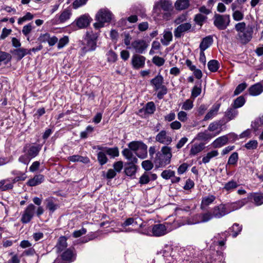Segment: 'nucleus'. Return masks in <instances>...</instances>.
Masks as SVG:
<instances>
[{"label": "nucleus", "mask_w": 263, "mask_h": 263, "mask_svg": "<svg viewBox=\"0 0 263 263\" xmlns=\"http://www.w3.org/2000/svg\"><path fill=\"white\" fill-rule=\"evenodd\" d=\"M235 29L237 32L238 40L243 44L248 43L252 38L253 27L246 26L245 23L240 22L236 24Z\"/></svg>", "instance_id": "1"}, {"label": "nucleus", "mask_w": 263, "mask_h": 263, "mask_svg": "<svg viewBox=\"0 0 263 263\" xmlns=\"http://www.w3.org/2000/svg\"><path fill=\"white\" fill-rule=\"evenodd\" d=\"M161 9L167 12L172 10V3L170 0H159L154 5L153 9L154 15L158 17L161 13ZM170 16V13L166 12L163 14V18L168 20Z\"/></svg>", "instance_id": "2"}, {"label": "nucleus", "mask_w": 263, "mask_h": 263, "mask_svg": "<svg viewBox=\"0 0 263 263\" xmlns=\"http://www.w3.org/2000/svg\"><path fill=\"white\" fill-rule=\"evenodd\" d=\"M246 203V201L244 200L239 201L233 204V207L231 210H228L226 205L224 204H220L216 206L213 208L212 213H211L213 218H220L232 211L240 208L244 205Z\"/></svg>", "instance_id": "3"}, {"label": "nucleus", "mask_w": 263, "mask_h": 263, "mask_svg": "<svg viewBox=\"0 0 263 263\" xmlns=\"http://www.w3.org/2000/svg\"><path fill=\"white\" fill-rule=\"evenodd\" d=\"M111 20V13L106 9H100L96 15L97 22L93 24L94 27L97 29L102 28L105 23H108Z\"/></svg>", "instance_id": "4"}, {"label": "nucleus", "mask_w": 263, "mask_h": 263, "mask_svg": "<svg viewBox=\"0 0 263 263\" xmlns=\"http://www.w3.org/2000/svg\"><path fill=\"white\" fill-rule=\"evenodd\" d=\"M213 218L211 212H208L204 213L197 214L189 218L186 223L188 224H195L199 223L206 222Z\"/></svg>", "instance_id": "5"}, {"label": "nucleus", "mask_w": 263, "mask_h": 263, "mask_svg": "<svg viewBox=\"0 0 263 263\" xmlns=\"http://www.w3.org/2000/svg\"><path fill=\"white\" fill-rule=\"evenodd\" d=\"M229 15L215 14L214 16V24L220 30L225 29L230 23Z\"/></svg>", "instance_id": "6"}, {"label": "nucleus", "mask_w": 263, "mask_h": 263, "mask_svg": "<svg viewBox=\"0 0 263 263\" xmlns=\"http://www.w3.org/2000/svg\"><path fill=\"white\" fill-rule=\"evenodd\" d=\"M172 230L170 224L168 223L164 224H157L154 225L152 228V233L155 236H161L164 235Z\"/></svg>", "instance_id": "7"}, {"label": "nucleus", "mask_w": 263, "mask_h": 263, "mask_svg": "<svg viewBox=\"0 0 263 263\" xmlns=\"http://www.w3.org/2000/svg\"><path fill=\"white\" fill-rule=\"evenodd\" d=\"M148 44L144 40L138 39L131 43L130 46L127 47L128 49H133L136 52L142 53L148 47Z\"/></svg>", "instance_id": "8"}, {"label": "nucleus", "mask_w": 263, "mask_h": 263, "mask_svg": "<svg viewBox=\"0 0 263 263\" xmlns=\"http://www.w3.org/2000/svg\"><path fill=\"white\" fill-rule=\"evenodd\" d=\"M155 141L160 144L168 145L172 142L173 139L165 130H161L156 136Z\"/></svg>", "instance_id": "9"}, {"label": "nucleus", "mask_w": 263, "mask_h": 263, "mask_svg": "<svg viewBox=\"0 0 263 263\" xmlns=\"http://www.w3.org/2000/svg\"><path fill=\"white\" fill-rule=\"evenodd\" d=\"M161 152L163 155V159L160 162L161 166H165L168 164L172 157V148L168 145H165L162 147Z\"/></svg>", "instance_id": "10"}, {"label": "nucleus", "mask_w": 263, "mask_h": 263, "mask_svg": "<svg viewBox=\"0 0 263 263\" xmlns=\"http://www.w3.org/2000/svg\"><path fill=\"white\" fill-rule=\"evenodd\" d=\"M35 209V206L33 204H30L25 210L21 218V221L23 223L29 222L32 219Z\"/></svg>", "instance_id": "11"}, {"label": "nucleus", "mask_w": 263, "mask_h": 263, "mask_svg": "<svg viewBox=\"0 0 263 263\" xmlns=\"http://www.w3.org/2000/svg\"><path fill=\"white\" fill-rule=\"evenodd\" d=\"M40 43H47L49 46H54L58 41V39L55 36H51L50 34L47 32L45 33H41L37 39Z\"/></svg>", "instance_id": "12"}, {"label": "nucleus", "mask_w": 263, "mask_h": 263, "mask_svg": "<svg viewBox=\"0 0 263 263\" xmlns=\"http://www.w3.org/2000/svg\"><path fill=\"white\" fill-rule=\"evenodd\" d=\"M97 37V34L92 32L87 33L85 39L87 43L84 47V49L86 51L93 50L95 49Z\"/></svg>", "instance_id": "13"}, {"label": "nucleus", "mask_w": 263, "mask_h": 263, "mask_svg": "<svg viewBox=\"0 0 263 263\" xmlns=\"http://www.w3.org/2000/svg\"><path fill=\"white\" fill-rule=\"evenodd\" d=\"M145 58L143 56L136 54L133 56L132 63L135 69H139L144 67L145 65Z\"/></svg>", "instance_id": "14"}, {"label": "nucleus", "mask_w": 263, "mask_h": 263, "mask_svg": "<svg viewBox=\"0 0 263 263\" xmlns=\"http://www.w3.org/2000/svg\"><path fill=\"white\" fill-rule=\"evenodd\" d=\"M191 28V25L186 23L178 26L174 30V35L176 37H180L185 32Z\"/></svg>", "instance_id": "15"}, {"label": "nucleus", "mask_w": 263, "mask_h": 263, "mask_svg": "<svg viewBox=\"0 0 263 263\" xmlns=\"http://www.w3.org/2000/svg\"><path fill=\"white\" fill-rule=\"evenodd\" d=\"M122 154L130 164H135L137 162L138 159L135 156L136 154L129 148L124 149L122 151Z\"/></svg>", "instance_id": "16"}, {"label": "nucleus", "mask_w": 263, "mask_h": 263, "mask_svg": "<svg viewBox=\"0 0 263 263\" xmlns=\"http://www.w3.org/2000/svg\"><path fill=\"white\" fill-rule=\"evenodd\" d=\"M163 77L160 74H158L156 77L151 80V84L154 87L155 90H158L160 88L165 87L163 85Z\"/></svg>", "instance_id": "17"}, {"label": "nucleus", "mask_w": 263, "mask_h": 263, "mask_svg": "<svg viewBox=\"0 0 263 263\" xmlns=\"http://www.w3.org/2000/svg\"><path fill=\"white\" fill-rule=\"evenodd\" d=\"M44 180V176L43 175L39 174L34 176L27 182V184L30 186H34L41 184Z\"/></svg>", "instance_id": "18"}, {"label": "nucleus", "mask_w": 263, "mask_h": 263, "mask_svg": "<svg viewBox=\"0 0 263 263\" xmlns=\"http://www.w3.org/2000/svg\"><path fill=\"white\" fill-rule=\"evenodd\" d=\"M220 131L218 132L216 134L212 135L208 132V130H205L203 132H200L198 133L196 137L194 138V140H206L212 137H215L220 133Z\"/></svg>", "instance_id": "19"}, {"label": "nucleus", "mask_w": 263, "mask_h": 263, "mask_svg": "<svg viewBox=\"0 0 263 263\" xmlns=\"http://www.w3.org/2000/svg\"><path fill=\"white\" fill-rule=\"evenodd\" d=\"M27 169V167H26L25 173H22L18 171H13L12 172V174L13 175L16 176V177H15L13 179H10L13 185V184L15 183V182L18 181H24L27 178V175H26Z\"/></svg>", "instance_id": "20"}, {"label": "nucleus", "mask_w": 263, "mask_h": 263, "mask_svg": "<svg viewBox=\"0 0 263 263\" xmlns=\"http://www.w3.org/2000/svg\"><path fill=\"white\" fill-rule=\"evenodd\" d=\"M212 43L213 38L211 36H208L203 38L199 46L200 50L204 51L210 47Z\"/></svg>", "instance_id": "21"}, {"label": "nucleus", "mask_w": 263, "mask_h": 263, "mask_svg": "<svg viewBox=\"0 0 263 263\" xmlns=\"http://www.w3.org/2000/svg\"><path fill=\"white\" fill-rule=\"evenodd\" d=\"M219 105L215 104L214 105L211 109L209 110V111L206 114L204 118V121H207L210 119H212L214 117H215L219 110Z\"/></svg>", "instance_id": "22"}, {"label": "nucleus", "mask_w": 263, "mask_h": 263, "mask_svg": "<svg viewBox=\"0 0 263 263\" xmlns=\"http://www.w3.org/2000/svg\"><path fill=\"white\" fill-rule=\"evenodd\" d=\"M204 148L203 143L195 144L193 145L190 151V155L195 156L201 152Z\"/></svg>", "instance_id": "23"}, {"label": "nucleus", "mask_w": 263, "mask_h": 263, "mask_svg": "<svg viewBox=\"0 0 263 263\" xmlns=\"http://www.w3.org/2000/svg\"><path fill=\"white\" fill-rule=\"evenodd\" d=\"M72 14L71 11L70 9L67 8L64 9L59 16V21L60 23H64L68 20Z\"/></svg>", "instance_id": "24"}, {"label": "nucleus", "mask_w": 263, "mask_h": 263, "mask_svg": "<svg viewBox=\"0 0 263 263\" xmlns=\"http://www.w3.org/2000/svg\"><path fill=\"white\" fill-rule=\"evenodd\" d=\"M263 91V88L261 84H256L249 88V92L252 96H257L260 94Z\"/></svg>", "instance_id": "25"}, {"label": "nucleus", "mask_w": 263, "mask_h": 263, "mask_svg": "<svg viewBox=\"0 0 263 263\" xmlns=\"http://www.w3.org/2000/svg\"><path fill=\"white\" fill-rule=\"evenodd\" d=\"M13 187L10 179H6L0 180V190L2 191H7L12 189Z\"/></svg>", "instance_id": "26"}, {"label": "nucleus", "mask_w": 263, "mask_h": 263, "mask_svg": "<svg viewBox=\"0 0 263 263\" xmlns=\"http://www.w3.org/2000/svg\"><path fill=\"white\" fill-rule=\"evenodd\" d=\"M215 197L212 195H209L207 196L203 197L201 201V208L203 209L209 205L215 200Z\"/></svg>", "instance_id": "27"}, {"label": "nucleus", "mask_w": 263, "mask_h": 263, "mask_svg": "<svg viewBox=\"0 0 263 263\" xmlns=\"http://www.w3.org/2000/svg\"><path fill=\"white\" fill-rule=\"evenodd\" d=\"M62 258L64 260L72 261L74 259V254L70 249H68L63 253Z\"/></svg>", "instance_id": "28"}, {"label": "nucleus", "mask_w": 263, "mask_h": 263, "mask_svg": "<svg viewBox=\"0 0 263 263\" xmlns=\"http://www.w3.org/2000/svg\"><path fill=\"white\" fill-rule=\"evenodd\" d=\"M227 136H223L217 138L213 142V145L216 147H220L225 145L228 141Z\"/></svg>", "instance_id": "29"}, {"label": "nucleus", "mask_w": 263, "mask_h": 263, "mask_svg": "<svg viewBox=\"0 0 263 263\" xmlns=\"http://www.w3.org/2000/svg\"><path fill=\"white\" fill-rule=\"evenodd\" d=\"M172 33L170 31H164L163 32V38L161 39V42L164 45H168L170 42L172 40Z\"/></svg>", "instance_id": "30"}, {"label": "nucleus", "mask_w": 263, "mask_h": 263, "mask_svg": "<svg viewBox=\"0 0 263 263\" xmlns=\"http://www.w3.org/2000/svg\"><path fill=\"white\" fill-rule=\"evenodd\" d=\"M12 57L8 52L0 50V65L2 63L5 64H8L11 60Z\"/></svg>", "instance_id": "31"}, {"label": "nucleus", "mask_w": 263, "mask_h": 263, "mask_svg": "<svg viewBox=\"0 0 263 263\" xmlns=\"http://www.w3.org/2000/svg\"><path fill=\"white\" fill-rule=\"evenodd\" d=\"M67 238L65 236H61L59 238L58 242L57 245V248L59 252L62 251L67 246Z\"/></svg>", "instance_id": "32"}, {"label": "nucleus", "mask_w": 263, "mask_h": 263, "mask_svg": "<svg viewBox=\"0 0 263 263\" xmlns=\"http://www.w3.org/2000/svg\"><path fill=\"white\" fill-rule=\"evenodd\" d=\"M147 145L142 142L139 148V151L136 153V155L141 159L145 158L147 154Z\"/></svg>", "instance_id": "33"}, {"label": "nucleus", "mask_w": 263, "mask_h": 263, "mask_svg": "<svg viewBox=\"0 0 263 263\" xmlns=\"http://www.w3.org/2000/svg\"><path fill=\"white\" fill-rule=\"evenodd\" d=\"M189 6V0H177L175 4V8L178 10L186 9Z\"/></svg>", "instance_id": "34"}, {"label": "nucleus", "mask_w": 263, "mask_h": 263, "mask_svg": "<svg viewBox=\"0 0 263 263\" xmlns=\"http://www.w3.org/2000/svg\"><path fill=\"white\" fill-rule=\"evenodd\" d=\"M40 149L41 148L39 146H31L27 151V155L30 158H34L38 155Z\"/></svg>", "instance_id": "35"}, {"label": "nucleus", "mask_w": 263, "mask_h": 263, "mask_svg": "<svg viewBox=\"0 0 263 263\" xmlns=\"http://www.w3.org/2000/svg\"><path fill=\"white\" fill-rule=\"evenodd\" d=\"M12 52L17 57L18 60H21L26 54H30V53L27 51V50L24 48L15 49Z\"/></svg>", "instance_id": "36"}, {"label": "nucleus", "mask_w": 263, "mask_h": 263, "mask_svg": "<svg viewBox=\"0 0 263 263\" xmlns=\"http://www.w3.org/2000/svg\"><path fill=\"white\" fill-rule=\"evenodd\" d=\"M142 143V142L141 141H132L128 144V147L136 155L137 152L139 151V148Z\"/></svg>", "instance_id": "37"}, {"label": "nucleus", "mask_w": 263, "mask_h": 263, "mask_svg": "<svg viewBox=\"0 0 263 263\" xmlns=\"http://www.w3.org/2000/svg\"><path fill=\"white\" fill-rule=\"evenodd\" d=\"M46 207L51 213H53L58 208V205L54 203L52 198H48L46 200Z\"/></svg>", "instance_id": "38"}, {"label": "nucleus", "mask_w": 263, "mask_h": 263, "mask_svg": "<svg viewBox=\"0 0 263 263\" xmlns=\"http://www.w3.org/2000/svg\"><path fill=\"white\" fill-rule=\"evenodd\" d=\"M250 197L253 198L254 202L256 205H259L263 203V193L251 194Z\"/></svg>", "instance_id": "39"}, {"label": "nucleus", "mask_w": 263, "mask_h": 263, "mask_svg": "<svg viewBox=\"0 0 263 263\" xmlns=\"http://www.w3.org/2000/svg\"><path fill=\"white\" fill-rule=\"evenodd\" d=\"M218 155V152L217 151L214 150L210 152H209L206 156H204L202 158V162L204 163H208L210 160L216 156H217Z\"/></svg>", "instance_id": "40"}, {"label": "nucleus", "mask_w": 263, "mask_h": 263, "mask_svg": "<svg viewBox=\"0 0 263 263\" xmlns=\"http://www.w3.org/2000/svg\"><path fill=\"white\" fill-rule=\"evenodd\" d=\"M208 67L211 72H216L219 68L218 62L215 60H211L208 63Z\"/></svg>", "instance_id": "41"}, {"label": "nucleus", "mask_w": 263, "mask_h": 263, "mask_svg": "<svg viewBox=\"0 0 263 263\" xmlns=\"http://www.w3.org/2000/svg\"><path fill=\"white\" fill-rule=\"evenodd\" d=\"M33 15L30 12H27L23 17L18 19L17 23L18 25H22L24 23L32 20L33 18Z\"/></svg>", "instance_id": "42"}, {"label": "nucleus", "mask_w": 263, "mask_h": 263, "mask_svg": "<svg viewBox=\"0 0 263 263\" xmlns=\"http://www.w3.org/2000/svg\"><path fill=\"white\" fill-rule=\"evenodd\" d=\"M129 166L126 167L125 169V174L129 176L134 175L137 171V166L135 164H130L129 163Z\"/></svg>", "instance_id": "43"}, {"label": "nucleus", "mask_w": 263, "mask_h": 263, "mask_svg": "<svg viewBox=\"0 0 263 263\" xmlns=\"http://www.w3.org/2000/svg\"><path fill=\"white\" fill-rule=\"evenodd\" d=\"M105 152H100L98 154V160L101 165H103L107 163L108 159Z\"/></svg>", "instance_id": "44"}, {"label": "nucleus", "mask_w": 263, "mask_h": 263, "mask_svg": "<svg viewBox=\"0 0 263 263\" xmlns=\"http://www.w3.org/2000/svg\"><path fill=\"white\" fill-rule=\"evenodd\" d=\"M105 151L106 154L110 156L111 157H118L119 155V150L117 147L108 148Z\"/></svg>", "instance_id": "45"}, {"label": "nucleus", "mask_w": 263, "mask_h": 263, "mask_svg": "<svg viewBox=\"0 0 263 263\" xmlns=\"http://www.w3.org/2000/svg\"><path fill=\"white\" fill-rule=\"evenodd\" d=\"M238 186V183L234 181L231 180L225 184L224 189L228 191H230Z\"/></svg>", "instance_id": "46"}, {"label": "nucleus", "mask_w": 263, "mask_h": 263, "mask_svg": "<svg viewBox=\"0 0 263 263\" xmlns=\"http://www.w3.org/2000/svg\"><path fill=\"white\" fill-rule=\"evenodd\" d=\"M238 160V155L236 152H234L229 157L228 164L230 165L236 164Z\"/></svg>", "instance_id": "47"}, {"label": "nucleus", "mask_w": 263, "mask_h": 263, "mask_svg": "<svg viewBox=\"0 0 263 263\" xmlns=\"http://www.w3.org/2000/svg\"><path fill=\"white\" fill-rule=\"evenodd\" d=\"M206 16L201 14H198L195 15L194 21L195 22L200 26H201L203 22L206 20Z\"/></svg>", "instance_id": "48"}, {"label": "nucleus", "mask_w": 263, "mask_h": 263, "mask_svg": "<svg viewBox=\"0 0 263 263\" xmlns=\"http://www.w3.org/2000/svg\"><path fill=\"white\" fill-rule=\"evenodd\" d=\"M153 63L158 67L162 66L165 63V60L159 56H155L152 59Z\"/></svg>", "instance_id": "49"}, {"label": "nucleus", "mask_w": 263, "mask_h": 263, "mask_svg": "<svg viewBox=\"0 0 263 263\" xmlns=\"http://www.w3.org/2000/svg\"><path fill=\"white\" fill-rule=\"evenodd\" d=\"M245 103V99L242 96L238 97L234 101V107L235 108L242 106Z\"/></svg>", "instance_id": "50"}, {"label": "nucleus", "mask_w": 263, "mask_h": 263, "mask_svg": "<svg viewBox=\"0 0 263 263\" xmlns=\"http://www.w3.org/2000/svg\"><path fill=\"white\" fill-rule=\"evenodd\" d=\"M69 42V38L67 36H64L62 37L59 41L58 43V48L60 49L63 48L65 46H66Z\"/></svg>", "instance_id": "51"}, {"label": "nucleus", "mask_w": 263, "mask_h": 263, "mask_svg": "<svg viewBox=\"0 0 263 263\" xmlns=\"http://www.w3.org/2000/svg\"><path fill=\"white\" fill-rule=\"evenodd\" d=\"M33 29L32 23L25 25L22 29V33L25 36H28Z\"/></svg>", "instance_id": "52"}, {"label": "nucleus", "mask_w": 263, "mask_h": 263, "mask_svg": "<svg viewBox=\"0 0 263 263\" xmlns=\"http://www.w3.org/2000/svg\"><path fill=\"white\" fill-rule=\"evenodd\" d=\"M193 107V101L191 99L186 100L183 103L182 105V109L185 110H189L191 109Z\"/></svg>", "instance_id": "53"}, {"label": "nucleus", "mask_w": 263, "mask_h": 263, "mask_svg": "<svg viewBox=\"0 0 263 263\" xmlns=\"http://www.w3.org/2000/svg\"><path fill=\"white\" fill-rule=\"evenodd\" d=\"M221 125L219 122L215 121L210 124L208 126V131L214 132L220 128Z\"/></svg>", "instance_id": "54"}, {"label": "nucleus", "mask_w": 263, "mask_h": 263, "mask_svg": "<svg viewBox=\"0 0 263 263\" xmlns=\"http://www.w3.org/2000/svg\"><path fill=\"white\" fill-rule=\"evenodd\" d=\"M156 109V107L153 102H148L145 106V111L149 114H152L154 112Z\"/></svg>", "instance_id": "55"}, {"label": "nucleus", "mask_w": 263, "mask_h": 263, "mask_svg": "<svg viewBox=\"0 0 263 263\" xmlns=\"http://www.w3.org/2000/svg\"><path fill=\"white\" fill-rule=\"evenodd\" d=\"M138 224V221L133 218H128L121 224V226L125 227L130 225L135 226Z\"/></svg>", "instance_id": "56"}, {"label": "nucleus", "mask_w": 263, "mask_h": 263, "mask_svg": "<svg viewBox=\"0 0 263 263\" xmlns=\"http://www.w3.org/2000/svg\"><path fill=\"white\" fill-rule=\"evenodd\" d=\"M232 233V236L233 237H235L237 236V235L239 234V233L241 230V227L239 226L238 224L235 223L233 224V226L231 228Z\"/></svg>", "instance_id": "57"}, {"label": "nucleus", "mask_w": 263, "mask_h": 263, "mask_svg": "<svg viewBox=\"0 0 263 263\" xmlns=\"http://www.w3.org/2000/svg\"><path fill=\"white\" fill-rule=\"evenodd\" d=\"M161 176L165 179H168L174 176L175 172L171 170H165L163 171L161 173Z\"/></svg>", "instance_id": "58"}, {"label": "nucleus", "mask_w": 263, "mask_h": 263, "mask_svg": "<svg viewBox=\"0 0 263 263\" xmlns=\"http://www.w3.org/2000/svg\"><path fill=\"white\" fill-rule=\"evenodd\" d=\"M238 114V111L233 108L229 109L226 112V116L229 120L233 119Z\"/></svg>", "instance_id": "59"}, {"label": "nucleus", "mask_w": 263, "mask_h": 263, "mask_svg": "<svg viewBox=\"0 0 263 263\" xmlns=\"http://www.w3.org/2000/svg\"><path fill=\"white\" fill-rule=\"evenodd\" d=\"M257 145L256 140H251L245 144V147L248 149H254L257 148Z\"/></svg>", "instance_id": "60"}, {"label": "nucleus", "mask_w": 263, "mask_h": 263, "mask_svg": "<svg viewBox=\"0 0 263 263\" xmlns=\"http://www.w3.org/2000/svg\"><path fill=\"white\" fill-rule=\"evenodd\" d=\"M150 180V177L148 174L145 173L140 178L139 183L141 184H147Z\"/></svg>", "instance_id": "61"}, {"label": "nucleus", "mask_w": 263, "mask_h": 263, "mask_svg": "<svg viewBox=\"0 0 263 263\" xmlns=\"http://www.w3.org/2000/svg\"><path fill=\"white\" fill-rule=\"evenodd\" d=\"M107 57L108 61L111 62H115L117 59V54L111 50H110L107 52Z\"/></svg>", "instance_id": "62"}, {"label": "nucleus", "mask_w": 263, "mask_h": 263, "mask_svg": "<svg viewBox=\"0 0 263 263\" xmlns=\"http://www.w3.org/2000/svg\"><path fill=\"white\" fill-rule=\"evenodd\" d=\"M142 166L146 171H149L153 167V164L149 160H145L142 162Z\"/></svg>", "instance_id": "63"}, {"label": "nucleus", "mask_w": 263, "mask_h": 263, "mask_svg": "<svg viewBox=\"0 0 263 263\" xmlns=\"http://www.w3.org/2000/svg\"><path fill=\"white\" fill-rule=\"evenodd\" d=\"M178 119L181 122H186L187 120V114L184 111H180L177 115Z\"/></svg>", "instance_id": "64"}]
</instances>
